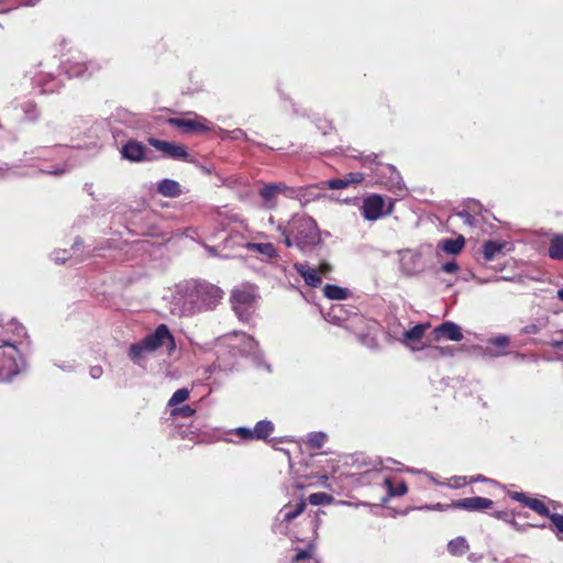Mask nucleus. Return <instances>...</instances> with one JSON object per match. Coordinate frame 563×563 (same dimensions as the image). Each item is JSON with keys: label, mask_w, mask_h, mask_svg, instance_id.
<instances>
[{"label": "nucleus", "mask_w": 563, "mask_h": 563, "mask_svg": "<svg viewBox=\"0 0 563 563\" xmlns=\"http://www.w3.org/2000/svg\"><path fill=\"white\" fill-rule=\"evenodd\" d=\"M508 496L512 500L518 501L523 506L528 507L529 509L533 510L539 516L550 519L549 526L542 523L533 525L532 527H538L542 529L549 528L559 540H563V512L560 514L556 511L559 506L556 505L555 501H549V504L552 506V508H550L543 500L530 497L522 492H509Z\"/></svg>", "instance_id": "1"}, {"label": "nucleus", "mask_w": 563, "mask_h": 563, "mask_svg": "<svg viewBox=\"0 0 563 563\" xmlns=\"http://www.w3.org/2000/svg\"><path fill=\"white\" fill-rule=\"evenodd\" d=\"M257 297V287L252 284H244L231 291L230 301L232 309L241 321L246 322L250 320L252 314L251 309Z\"/></svg>", "instance_id": "2"}, {"label": "nucleus", "mask_w": 563, "mask_h": 563, "mask_svg": "<svg viewBox=\"0 0 563 563\" xmlns=\"http://www.w3.org/2000/svg\"><path fill=\"white\" fill-rule=\"evenodd\" d=\"M290 230L295 245L301 251L317 244L319 241L317 224L310 217L294 219L290 224Z\"/></svg>", "instance_id": "3"}, {"label": "nucleus", "mask_w": 563, "mask_h": 563, "mask_svg": "<svg viewBox=\"0 0 563 563\" xmlns=\"http://www.w3.org/2000/svg\"><path fill=\"white\" fill-rule=\"evenodd\" d=\"M394 202L389 200L388 208L385 210V199L377 194L369 195L363 200L361 212L364 219L368 221H376L383 216H388L393 212Z\"/></svg>", "instance_id": "4"}, {"label": "nucleus", "mask_w": 563, "mask_h": 563, "mask_svg": "<svg viewBox=\"0 0 563 563\" xmlns=\"http://www.w3.org/2000/svg\"><path fill=\"white\" fill-rule=\"evenodd\" d=\"M189 114L194 118H169L166 122L184 133L206 134L211 130L210 122L206 118L196 113Z\"/></svg>", "instance_id": "5"}, {"label": "nucleus", "mask_w": 563, "mask_h": 563, "mask_svg": "<svg viewBox=\"0 0 563 563\" xmlns=\"http://www.w3.org/2000/svg\"><path fill=\"white\" fill-rule=\"evenodd\" d=\"M8 347L9 351H2L0 357V380L10 379L12 376L19 373L18 358L20 357L19 350L14 344L10 342H3L0 345V350Z\"/></svg>", "instance_id": "6"}, {"label": "nucleus", "mask_w": 563, "mask_h": 563, "mask_svg": "<svg viewBox=\"0 0 563 563\" xmlns=\"http://www.w3.org/2000/svg\"><path fill=\"white\" fill-rule=\"evenodd\" d=\"M147 142L154 148L162 152L163 155L167 158L178 159L188 163H191L194 161L191 155L188 153L186 146L183 144L163 141L155 137H148Z\"/></svg>", "instance_id": "7"}, {"label": "nucleus", "mask_w": 563, "mask_h": 563, "mask_svg": "<svg viewBox=\"0 0 563 563\" xmlns=\"http://www.w3.org/2000/svg\"><path fill=\"white\" fill-rule=\"evenodd\" d=\"M148 347L152 352L163 345H167L168 352H173L176 349L175 338L166 324H159L155 331L144 338Z\"/></svg>", "instance_id": "8"}, {"label": "nucleus", "mask_w": 563, "mask_h": 563, "mask_svg": "<svg viewBox=\"0 0 563 563\" xmlns=\"http://www.w3.org/2000/svg\"><path fill=\"white\" fill-rule=\"evenodd\" d=\"M494 501L486 497H466L452 501L453 509H463L466 511H484L490 509Z\"/></svg>", "instance_id": "9"}, {"label": "nucleus", "mask_w": 563, "mask_h": 563, "mask_svg": "<svg viewBox=\"0 0 563 563\" xmlns=\"http://www.w3.org/2000/svg\"><path fill=\"white\" fill-rule=\"evenodd\" d=\"M223 291L216 285L201 283L197 285L198 298L208 306L216 305L222 298Z\"/></svg>", "instance_id": "10"}, {"label": "nucleus", "mask_w": 563, "mask_h": 563, "mask_svg": "<svg viewBox=\"0 0 563 563\" xmlns=\"http://www.w3.org/2000/svg\"><path fill=\"white\" fill-rule=\"evenodd\" d=\"M121 155L130 162H142L145 159V146L136 140H129L122 146Z\"/></svg>", "instance_id": "11"}, {"label": "nucleus", "mask_w": 563, "mask_h": 563, "mask_svg": "<svg viewBox=\"0 0 563 563\" xmlns=\"http://www.w3.org/2000/svg\"><path fill=\"white\" fill-rule=\"evenodd\" d=\"M508 245L506 241L488 240L482 245V254L485 262H490L505 254Z\"/></svg>", "instance_id": "12"}, {"label": "nucleus", "mask_w": 563, "mask_h": 563, "mask_svg": "<svg viewBox=\"0 0 563 563\" xmlns=\"http://www.w3.org/2000/svg\"><path fill=\"white\" fill-rule=\"evenodd\" d=\"M294 268L303 278L306 285L318 288L322 284L318 271L310 267L308 263H295Z\"/></svg>", "instance_id": "13"}, {"label": "nucleus", "mask_w": 563, "mask_h": 563, "mask_svg": "<svg viewBox=\"0 0 563 563\" xmlns=\"http://www.w3.org/2000/svg\"><path fill=\"white\" fill-rule=\"evenodd\" d=\"M434 339L438 340L440 336H445L451 341H461L463 339V333L461 328L454 322L446 321L437 327L433 330Z\"/></svg>", "instance_id": "14"}, {"label": "nucleus", "mask_w": 563, "mask_h": 563, "mask_svg": "<svg viewBox=\"0 0 563 563\" xmlns=\"http://www.w3.org/2000/svg\"><path fill=\"white\" fill-rule=\"evenodd\" d=\"M157 191L164 197L176 198L181 194L180 185L173 179H163L157 185Z\"/></svg>", "instance_id": "15"}, {"label": "nucleus", "mask_w": 563, "mask_h": 563, "mask_svg": "<svg viewBox=\"0 0 563 563\" xmlns=\"http://www.w3.org/2000/svg\"><path fill=\"white\" fill-rule=\"evenodd\" d=\"M148 353H153V352H152L151 347L147 346L145 340L142 339L139 342H135L130 345L128 355L132 362L139 363Z\"/></svg>", "instance_id": "16"}, {"label": "nucleus", "mask_w": 563, "mask_h": 563, "mask_svg": "<svg viewBox=\"0 0 563 563\" xmlns=\"http://www.w3.org/2000/svg\"><path fill=\"white\" fill-rule=\"evenodd\" d=\"M470 551V544L464 537H456L448 543V552L452 556H462Z\"/></svg>", "instance_id": "17"}, {"label": "nucleus", "mask_w": 563, "mask_h": 563, "mask_svg": "<svg viewBox=\"0 0 563 563\" xmlns=\"http://www.w3.org/2000/svg\"><path fill=\"white\" fill-rule=\"evenodd\" d=\"M275 427L274 423L269 420H261L258 421L254 429L253 434L255 440L266 441L274 432Z\"/></svg>", "instance_id": "18"}, {"label": "nucleus", "mask_w": 563, "mask_h": 563, "mask_svg": "<svg viewBox=\"0 0 563 563\" xmlns=\"http://www.w3.org/2000/svg\"><path fill=\"white\" fill-rule=\"evenodd\" d=\"M245 249L252 252L261 253L268 258H275L278 256L277 251L273 243H253L249 242L245 244Z\"/></svg>", "instance_id": "19"}, {"label": "nucleus", "mask_w": 563, "mask_h": 563, "mask_svg": "<svg viewBox=\"0 0 563 563\" xmlns=\"http://www.w3.org/2000/svg\"><path fill=\"white\" fill-rule=\"evenodd\" d=\"M465 246V239L460 235L456 239H446L442 241L441 247L446 254L456 255Z\"/></svg>", "instance_id": "20"}, {"label": "nucleus", "mask_w": 563, "mask_h": 563, "mask_svg": "<svg viewBox=\"0 0 563 563\" xmlns=\"http://www.w3.org/2000/svg\"><path fill=\"white\" fill-rule=\"evenodd\" d=\"M323 295L331 300H344L349 297V290L338 285L327 284L323 288Z\"/></svg>", "instance_id": "21"}, {"label": "nucleus", "mask_w": 563, "mask_h": 563, "mask_svg": "<svg viewBox=\"0 0 563 563\" xmlns=\"http://www.w3.org/2000/svg\"><path fill=\"white\" fill-rule=\"evenodd\" d=\"M258 194L263 198V200L265 201L266 208L273 209V208L276 207V197H277V195H276L275 188H274L272 183L264 185L260 189Z\"/></svg>", "instance_id": "22"}, {"label": "nucleus", "mask_w": 563, "mask_h": 563, "mask_svg": "<svg viewBox=\"0 0 563 563\" xmlns=\"http://www.w3.org/2000/svg\"><path fill=\"white\" fill-rule=\"evenodd\" d=\"M548 254L553 260H563V235L558 234L550 241Z\"/></svg>", "instance_id": "23"}, {"label": "nucleus", "mask_w": 563, "mask_h": 563, "mask_svg": "<svg viewBox=\"0 0 563 563\" xmlns=\"http://www.w3.org/2000/svg\"><path fill=\"white\" fill-rule=\"evenodd\" d=\"M306 509V501L301 499L295 507L286 505L282 512L284 515L283 520L286 522L292 521Z\"/></svg>", "instance_id": "24"}, {"label": "nucleus", "mask_w": 563, "mask_h": 563, "mask_svg": "<svg viewBox=\"0 0 563 563\" xmlns=\"http://www.w3.org/2000/svg\"><path fill=\"white\" fill-rule=\"evenodd\" d=\"M428 328H429V323H424V324L420 323V324L412 327L411 329H409L405 332V334H404L405 340L408 342L420 341L423 338L424 332Z\"/></svg>", "instance_id": "25"}, {"label": "nucleus", "mask_w": 563, "mask_h": 563, "mask_svg": "<svg viewBox=\"0 0 563 563\" xmlns=\"http://www.w3.org/2000/svg\"><path fill=\"white\" fill-rule=\"evenodd\" d=\"M385 485L390 496H404L408 492V486L405 481L394 483L391 478H386Z\"/></svg>", "instance_id": "26"}, {"label": "nucleus", "mask_w": 563, "mask_h": 563, "mask_svg": "<svg viewBox=\"0 0 563 563\" xmlns=\"http://www.w3.org/2000/svg\"><path fill=\"white\" fill-rule=\"evenodd\" d=\"M272 184L275 188L276 195H284V196L290 197V198L299 195V192H301L303 190V188L295 189L292 187H288L284 183H272Z\"/></svg>", "instance_id": "27"}, {"label": "nucleus", "mask_w": 563, "mask_h": 563, "mask_svg": "<svg viewBox=\"0 0 563 563\" xmlns=\"http://www.w3.org/2000/svg\"><path fill=\"white\" fill-rule=\"evenodd\" d=\"M327 435L322 432H312L308 435L307 445L311 449H321Z\"/></svg>", "instance_id": "28"}, {"label": "nucleus", "mask_w": 563, "mask_h": 563, "mask_svg": "<svg viewBox=\"0 0 563 563\" xmlns=\"http://www.w3.org/2000/svg\"><path fill=\"white\" fill-rule=\"evenodd\" d=\"M308 500L313 506L327 505L333 500V497L327 493L310 494Z\"/></svg>", "instance_id": "29"}, {"label": "nucleus", "mask_w": 563, "mask_h": 563, "mask_svg": "<svg viewBox=\"0 0 563 563\" xmlns=\"http://www.w3.org/2000/svg\"><path fill=\"white\" fill-rule=\"evenodd\" d=\"M189 398V390L187 388L177 389L170 399L168 400V406H176L186 401Z\"/></svg>", "instance_id": "30"}, {"label": "nucleus", "mask_w": 563, "mask_h": 563, "mask_svg": "<svg viewBox=\"0 0 563 563\" xmlns=\"http://www.w3.org/2000/svg\"><path fill=\"white\" fill-rule=\"evenodd\" d=\"M456 217L460 218L461 221L470 228H474L477 225L478 220L476 219V217L472 216L467 210H462L457 212Z\"/></svg>", "instance_id": "31"}, {"label": "nucleus", "mask_w": 563, "mask_h": 563, "mask_svg": "<svg viewBox=\"0 0 563 563\" xmlns=\"http://www.w3.org/2000/svg\"><path fill=\"white\" fill-rule=\"evenodd\" d=\"M470 484L468 476H453L446 484L450 488H462Z\"/></svg>", "instance_id": "32"}, {"label": "nucleus", "mask_w": 563, "mask_h": 563, "mask_svg": "<svg viewBox=\"0 0 563 563\" xmlns=\"http://www.w3.org/2000/svg\"><path fill=\"white\" fill-rule=\"evenodd\" d=\"M314 548L313 545H309L306 549L299 550L296 555L292 558V563H299L302 560H309L313 555Z\"/></svg>", "instance_id": "33"}, {"label": "nucleus", "mask_w": 563, "mask_h": 563, "mask_svg": "<svg viewBox=\"0 0 563 563\" xmlns=\"http://www.w3.org/2000/svg\"><path fill=\"white\" fill-rule=\"evenodd\" d=\"M233 433L245 441H253L255 437L253 434V429L246 427H239L233 430Z\"/></svg>", "instance_id": "34"}, {"label": "nucleus", "mask_w": 563, "mask_h": 563, "mask_svg": "<svg viewBox=\"0 0 563 563\" xmlns=\"http://www.w3.org/2000/svg\"><path fill=\"white\" fill-rule=\"evenodd\" d=\"M343 180L344 183H347V187L350 185H356V184H360L364 180V175L363 173H349L346 175H344L343 177Z\"/></svg>", "instance_id": "35"}, {"label": "nucleus", "mask_w": 563, "mask_h": 563, "mask_svg": "<svg viewBox=\"0 0 563 563\" xmlns=\"http://www.w3.org/2000/svg\"><path fill=\"white\" fill-rule=\"evenodd\" d=\"M195 412H196V410L194 408H191L189 405H184L181 407L174 408L172 410V416H181V417H185V418H189Z\"/></svg>", "instance_id": "36"}, {"label": "nucleus", "mask_w": 563, "mask_h": 563, "mask_svg": "<svg viewBox=\"0 0 563 563\" xmlns=\"http://www.w3.org/2000/svg\"><path fill=\"white\" fill-rule=\"evenodd\" d=\"M489 343L497 347H507L509 345V338L507 335H498L492 338Z\"/></svg>", "instance_id": "37"}, {"label": "nucleus", "mask_w": 563, "mask_h": 563, "mask_svg": "<svg viewBox=\"0 0 563 563\" xmlns=\"http://www.w3.org/2000/svg\"><path fill=\"white\" fill-rule=\"evenodd\" d=\"M328 188L338 190L347 187V183H344L343 178H333L328 180Z\"/></svg>", "instance_id": "38"}, {"label": "nucleus", "mask_w": 563, "mask_h": 563, "mask_svg": "<svg viewBox=\"0 0 563 563\" xmlns=\"http://www.w3.org/2000/svg\"><path fill=\"white\" fill-rule=\"evenodd\" d=\"M459 265L455 261L446 262L441 266V271L445 273H456L459 271Z\"/></svg>", "instance_id": "39"}, {"label": "nucleus", "mask_w": 563, "mask_h": 563, "mask_svg": "<svg viewBox=\"0 0 563 563\" xmlns=\"http://www.w3.org/2000/svg\"><path fill=\"white\" fill-rule=\"evenodd\" d=\"M319 275L328 276L332 272V265L328 262H321L317 268Z\"/></svg>", "instance_id": "40"}, {"label": "nucleus", "mask_w": 563, "mask_h": 563, "mask_svg": "<svg viewBox=\"0 0 563 563\" xmlns=\"http://www.w3.org/2000/svg\"><path fill=\"white\" fill-rule=\"evenodd\" d=\"M468 481H470V484H473V483H476V482H486V483H489V484H493V485L497 484L496 481L489 479V478H487V477H485L483 475L470 476Z\"/></svg>", "instance_id": "41"}, {"label": "nucleus", "mask_w": 563, "mask_h": 563, "mask_svg": "<svg viewBox=\"0 0 563 563\" xmlns=\"http://www.w3.org/2000/svg\"><path fill=\"white\" fill-rule=\"evenodd\" d=\"M283 234H284V243L287 247H291L292 245H295L294 236L291 235V231L289 233L284 231Z\"/></svg>", "instance_id": "42"}, {"label": "nucleus", "mask_w": 563, "mask_h": 563, "mask_svg": "<svg viewBox=\"0 0 563 563\" xmlns=\"http://www.w3.org/2000/svg\"><path fill=\"white\" fill-rule=\"evenodd\" d=\"M102 367L101 366H92L90 368V375L93 377V378H99L101 375H102Z\"/></svg>", "instance_id": "43"}, {"label": "nucleus", "mask_w": 563, "mask_h": 563, "mask_svg": "<svg viewBox=\"0 0 563 563\" xmlns=\"http://www.w3.org/2000/svg\"><path fill=\"white\" fill-rule=\"evenodd\" d=\"M450 508H453L452 506V503L451 504H441V503H438L433 509H437V510H448Z\"/></svg>", "instance_id": "44"}, {"label": "nucleus", "mask_w": 563, "mask_h": 563, "mask_svg": "<svg viewBox=\"0 0 563 563\" xmlns=\"http://www.w3.org/2000/svg\"><path fill=\"white\" fill-rule=\"evenodd\" d=\"M494 517L497 519H503V520L509 521L508 520L509 515L506 511H496L494 514Z\"/></svg>", "instance_id": "45"}, {"label": "nucleus", "mask_w": 563, "mask_h": 563, "mask_svg": "<svg viewBox=\"0 0 563 563\" xmlns=\"http://www.w3.org/2000/svg\"><path fill=\"white\" fill-rule=\"evenodd\" d=\"M87 69H88L87 64H84V65L79 66V68H78V69H71V71H73L75 75L79 76V75H81V74H82L85 70H87Z\"/></svg>", "instance_id": "46"}, {"label": "nucleus", "mask_w": 563, "mask_h": 563, "mask_svg": "<svg viewBox=\"0 0 563 563\" xmlns=\"http://www.w3.org/2000/svg\"><path fill=\"white\" fill-rule=\"evenodd\" d=\"M559 334H560V339H558V340H555L553 342V346H555V347H562L563 346V330L560 331Z\"/></svg>", "instance_id": "47"}, {"label": "nucleus", "mask_w": 563, "mask_h": 563, "mask_svg": "<svg viewBox=\"0 0 563 563\" xmlns=\"http://www.w3.org/2000/svg\"><path fill=\"white\" fill-rule=\"evenodd\" d=\"M558 298L563 301V288L558 290Z\"/></svg>", "instance_id": "48"}, {"label": "nucleus", "mask_w": 563, "mask_h": 563, "mask_svg": "<svg viewBox=\"0 0 563 563\" xmlns=\"http://www.w3.org/2000/svg\"><path fill=\"white\" fill-rule=\"evenodd\" d=\"M517 530H519V525L515 520L509 521Z\"/></svg>", "instance_id": "49"}, {"label": "nucleus", "mask_w": 563, "mask_h": 563, "mask_svg": "<svg viewBox=\"0 0 563 563\" xmlns=\"http://www.w3.org/2000/svg\"><path fill=\"white\" fill-rule=\"evenodd\" d=\"M385 109L389 111V106L382 104L380 106L382 113L384 112Z\"/></svg>", "instance_id": "50"}, {"label": "nucleus", "mask_w": 563, "mask_h": 563, "mask_svg": "<svg viewBox=\"0 0 563 563\" xmlns=\"http://www.w3.org/2000/svg\"><path fill=\"white\" fill-rule=\"evenodd\" d=\"M189 89H190V92H197L198 91L197 85L194 88H189Z\"/></svg>", "instance_id": "51"}, {"label": "nucleus", "mask_w": 563, "mask_h": 563, "mask_svg": "<svg viewBox=\"0 0 563 563\" xmlns=\"http://www.w3.org/2000/svg\"><path fill=\"white\" fill-rule=\"evenodd\" d=\"M320 478L322 479V482L328 481V476L327 475H322Z\"/></svg>", "instance_id": "52"}]
</instances>
